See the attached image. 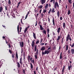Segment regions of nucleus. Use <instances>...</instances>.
Returning a JSON list of instances; mask_svg holds the SVG:
<instances>
[{
  "label": "nucleus",
  "mask_w": 74,
  "mask_h": 74,
  "mask_svg": "<svg viewBox=\"0 0 74 74\" xmlns=\"http://www.w3.org/2000/svg\"><path fill=\"white\" fill-rule=\"evenodd\" d=\"M51 52V50H46L45 52H44V51H42V55H46V54H48L49 52Z\"/></svg>",
  "instance_id": "obj_1"
},
{
  "label": "nucleus",
  "mask_w": 74,
  "mask_h": 74,
  "mask_svg": "<svg viewBox=\"0 0 74 74\" xmlns=\"http://www.w3.org/2000/svg\"><path fill=\"white\" fill-rule=\"evenodd\" d=\"M54 4V7L55 9H56L57 7L58 8H59V3H58V1H56L55 2Z\"/></svg>",
  "instance_id": "obj_2"
},
{
  "label": "nucleus",
  "mask_w": 74,
  "mask_h": 74,
  "mask_svg": "<svg viewBox=\"0 0 74 74\" xmlns=\"http://www.w3.org/2000/svg\"><path fill=\"white\" fill-rule=\"evenodd\" d=\"M55 11H56V10H55V8H52V10L51 8L50 9L49 11L48 12V13L49 14L51 13H51H54V12H55Z\"/></svg>",
  "instance_id": "obj_3"
},
{
  "label": "nucleus",
  "mask_w": 74,
  "mask_h": 74,
  "mask_svg": "<svg viewBox=\"0 0 74 74\" xmlns=\"http://www.w3.org/2000/svg\"><path fill=\"white\" fill-rule=\"evenodd\" d=\"M30 56H28V58L30 59V60L31 62L34 64V59H33L32 60V58H31Z\"/></svg>",
  "instance_id": "obj_4"
},
{
  "label": "nucleus",
  "mask_w": 74,
  "mask_h": 74,
  "mask_svg": "<svg viewBox=\"0 0 74 74\" xmlns=\"http://www.w3.org/2000/svg\"><path fill=\"white\" fill-rule=\"evenodd\" d=\"M19 43L20 44V47H21V48L24 47V43H23V42H20Z\"/></svg>",
  "instance_id": "obj_5"
},
{
  "label": "nucleus",
  "mask_w": 74,
  "mask_h": 74,
  "mask_svg": "<svg viewBox=\"0 0 74 74\" xmlns=\"http://www.w3.org/2000/svg\"><path fill=\"white\" fill-rule=\"evenodd\" d=\"M22 27H20V30L19 31V25H18L17 26V31L18 32V33L19 34V33H21V30H22Z\"/></svg>",
  "instance_id": "obj_6"
},
{
  "label": "nucleus",
  "mask_w": 74,
  "mask_h": 74,
  "mask_svg": "<svg viewBox=\"0 0 74 74\" xmlns=\"http://www.w3.org/2000/svg\"><path fill=\"white\" fill-rule=\"evenodd\" d=\"M34 41H35V40H34V41H32V49L33 50V47H34V44H35Z\"/></svg>",
  "instance_id": "obj_7"
},
{
  "label": "nucleus",
  "mask_w": 74,
  "mask_h": 74,
  "mask_svg": "<svg viewBox=\"0 0 74 74\" xmlns=\"http://www.w3.org/2000/svg\"><path fill=\"white\" fill-rule=\"evenodd\" d=\"M70 66L69 65V64H68V70H70V69H71L72 67V65H71V64H70Z\"/></svg>",
  "instance_id": "obj_8"
},
{
  "label": "nucleus",
  "mask_w": 74,
  "mask_h": 74,
  "mask_svg": "<svg viewBox=\"0 0 74 74\" xmlns=\"http://www.w3.org/2000/svg\"><path fill=\"white\" fill-rule=\"evenodd\" d=\"M70 36V34H68L67 35V37H67V38H69V40L70 41H71L72 40V39H71V37Z\"/></svg>",
  "instance_id": "obj_9"
},
{
  "label": "nucleus",
  "mask_w": 74,
  "mask_h": 74,
  "mask_svg": "<svg viewBox=\"0 0 74 74\" xmlns=\"http://www.w3.org/2000/svg\"><path fill=\"white\" fill-rule=\"evenodd\" d=\"M65 69V66H64L63 67V69L62 70V74H64V69Z\"/></svg>",
  "instance_id": "obj_10"
},
{
  "label": "nucleus",
  "mask_w": 74,
  "mask_h": 74,
  "mask_svg": "<svg viewBox=\"0 0 74 74\" xmlns=\"http://www.w3.org/2000/svg\"><path fill=\"white\" fill-rule=\"evenodd\" d=\"M45 49V47L44 46H43L42 47V48L40 50L41 51H44Z\"/></svg>",
  "instance_id": "obj_11"
},
{
  "label": "nucleus",
  "mask_w": 74,
  "mask_h": 74,
  "mask_svg": "<svg viewBox=\"0 0 74 74\" xmlns=\"http://www.w3.org/2000/svg\"><path fill=\"white\" fill-rule=\"evenodd\" d=\"M61 30V28L60 27H59L58 28L57 32H58V33H59L60 32V30Z\"/></svg>",
  "instance_id": "obj_12"
},
{
  "label": "nucleus",
  "mask_w": 74,
  "mask_h": 74,
  "mask_svg": "<svg viewBox=\"0 0 74 74\" xmlns=\"http://www.w3.org/2000/svg\"><path fill=\"white\" fill-rule=\"evenodd\" d=\"M71 52L72 54H74V49H71Z\"/></svg>",
  "instance_id": "obj_13"
},
{
  "label": "nucleus",
  "mask_w": 74,
  "mask_h": 74,
  "mask_svg": "<svg viewBox=\"0 0 74 74\" xmlns=\"http://www.w3.org/2000/svg\"><path fill=\"white\" fill-rule=\"evenodd\" d=\"M33 36L34 37V38L35 39H36V34L34 33V32H33Z\"/></svg>",
  "instance_id": "obj_14"
},
{
  "label": "nucleus",
  "mask_w": 74,
  "mask_h": 74,
  "mask_svg": "<svg viewBox=\"0 0 74 74\" xmlns=\"http://www.w3.org/2000/svg\"><path fill=\"white\" fill-rule=\"evenodd\" d=\"M3 11V8L1 6L0 7V12H1Z\"/></svg>",
  "instance_id": "obj_15"
},
{
  "label": "nucleus",
  "mask_w": 74,
  "mask_h": 74,
  "mask_svg": "<svg viewBox=\"0 0 74 74\" xmlns=\"http://www.w3.org/2000/svg\"><path fill=\"white\" fill-rule=\"evenodd\" d=\"M40 29L41 30H44V28L42 27V26L41 25H40Z\"/></svg>",
  "instance_id": "obj_16"
},
{
  "label": "nucleus",
  "mask_w": 74,
  "mask_h": 74,
  "mask_svg": "<svg viewBox=\"0 0 74 74\" xmlns=\"http://www.w3.org/2000/svg\"><path fill=\"white\" fill-rule=\"evenodd\" d=\"M41 1L42 4H44V3H45V0H41Z\"/></svg>",
  "instance_id": "obj_17"
},
{
  "label": "nucleus",
  "mask_w": 74,
  "mask_h": 74,
  "mask_svg": "<svg viewBox=\"0 0 74 74\" xmlns=\"http://www.w3.org/2000/svg\"><path fill=\"white\" fill-rule=\"evenodd\" d=\"M57 16L59 18V16H60V12H59V11H58L57 12Z\"/></svg>",
  "instance_id": "obj_18"
},
{
  "label": "nucleus",
  "mask_w": 74,
  "mask_h": 74,
  "mask_svg": "<svg viewBox=\"0 0 74 74\" xmlns=\"http://www.w3.org/2000/svg\"><path fill=\"white\" fill-rule=\"evenodd\" d=\"M62 58V52H61L60 54V59H61Z\"/></svg>",
  "instance_id": "obj_19"
},
{
  "label": "nucleus",
  "mask_w": 74,
  "mask_h": 74,
  "mask_svg": "<svg viewBox=\"0 0 74 74\" xmlns=\"http://www.w3.org/2000/svg\"><path fill=\"white\" fill-rule=\"evenodd\" d=\"M31 65V68L32 70H33V64H32V63H30Z\"/></svg>",
  "instance_id": "obj_20"
},
{
  "label": "nucleus",
  "mask_w": 74,
  "mask_h": 74,
  "mask_svg": "<svg viewBox=\"0 0 74 74\" xmlns=\"http://www.w3.org/2000/svg\"><path fill=\"white\" fill-rule=\"evenodd\" d=\"M53 25L54 26H55V19H54V18H53Z\"/></svg>",
  "instance_id": "obj_21"
},
{
  "label": "nucleus",
  "mask_w": 74,
  "mask_h": 74,
  "mask_svg": "<svg viewBox=\"0 0 74 74\" xmlns=\"http://www.w3.org/2000/svg\"><path fill=\"white\" fill-rule=\"evenodd\" d=\"M52 1H53V3L55 4V0H51V1H50V2H51V3H52Z\"/></svg>",
  "instance_id": "obj_22"
},
{
  "label": "nucleus",
  "mask_w": 74,
  "mask_h": 74,
  "mask_svg": "<svg viewBox=\"0 0 74 74\" xmlns=\"http://www.w3.org/2000/svg\"><path fill=\"white\" fill-rule=\"evenodd\" d=\"M70 46H71V48H73L74 47V43L72 44V45H71V44H70Z\"/></svg>",
  "instance_id": "obj_23"
},
{
  "label": "nucleus",
  "mask_w": 74,
  "mask_h": 74,
  "mask_svg": "<svg viewBox=\"0 0 74 74\" xmlns=\"http://www.w3.org/2000/svg\"><path fill=\"white\" fill-rule=\"evenodd\" d=\"M42 32L43 33H44L45 34H47V32L45 29L43 30Z\"/></svg>",
  "instance_id": "obj_24"
},
{
  "label": "nucleus",
  "mask_w": 74,
  "mask_h": 74,
  "mask_svg": "<svg viewBox=\"0 0 74 74\" xmlns=\"http://www.w3.org/2000/svg\"><path fill=\"white\" fill-rule=\"evenodd\" d=\"M60 36H59L57 39V41H59V40H60Z\"/></svg>",
  "instance_id": "obj_25"
},
{
  "label": "nucleus",
  "mask_w": 74,
  "mask_h": 74,
  "mask_svg": "<svg viewBox=\"0 0 74 74\" xmlns=\"http://www.w3.org/2000/svg\"><path fill=\"white\" fill-rule=\"evenodd\" d=\"M15 56L17 59V60H18V54L17 53H16Z\"/></svg>",
  "instance_id": "obj_26"
},
{
  "label": "nucleus",
  "mask_w": 74,
  "mask_h": 74,
  "mask_svg": "<svg viewBox=\"0 0 74 74\" xmlns=\"http://www.w3.org/2000/svg\"><path fill=\"white\" fill-rule=\"evenodd\" d=\"M48 7V4H47L45 6V9H47Z\"/></svg>",
  "instance_id": "obj_27"
},
{
  "label": "nucleus",
  "mask_w": 74,
  "mask_h": 74,
  "mask_svg": "<svg viewBox=\"0 0 74 74\" xmlns=\"http://www.w3.org/2000/svg\"><path fill=\"white\" fill-rule=\"evenodd\" d=\"M65 26H66V24L65 23H63V27L64 28V29H65Z\"/></svg>",
  "instance_id": "obj_28"
},
{
  "label": "nucleus",
  "mask_w": 74,
  "mask_h": 74,
  "mask_svg": "<svg viewBox=\"0 0 74 74\" xmlns=\"http://www.w3.org/2000/svg\"><path fill=\"white\" fill-rule=\"evenodd\" d=\"M71 14V12H70V10H68V13L67 14L68 15H70Z\"/></svg>",
  "instance_id": "obj_29"
},
{
  "label": "nucleus",
  "mask_w": 74,
  "mask_h": 74,
  "mask_svg": "<svg viewBox=\"0 0 74 74\" xmlns=\"http://www.w3.org/2000/svg\"><path fill=\"white\" fill-rule=\"evenodd\" d=\"M42 7H43V6H42V5H41L38 6V8H40V9H41Z\"/></svg>",
  "instance_id": "obj_30"
},
{
  "label": "nucleus",
  "mask_w": 74,
  "mask_h": 74,
  "mask_svg": "<svg viewBox=\"0 0 74 74\" xmlns=\"http://www.w3.org/2000/svg\"><path fill=\"white\" fill-rule=\"evenodd\" d=\"M8 4L10 5H11V2L10 0H8Z\"/></svg>",
  "instance_id": "obj_31"
},
{
  "label": "nucleus",
  "mask_w": 74,
  "mask_h": 74,
  "mask_svg": "<svg viewBox=\"0 0 74 74\" xmlns=\"http://www.w3.org/2000/svg\"><path fill=\"white\" fill-rule=\"evenodd\" d=\"M66 51H67V50H68V48H69V46H68L67 45H66Z\"/></svg>",
  "instance_id": "obj_32"
},
{
  "label": "nucleus",
  "mask_w": 74,
  "mask_h": 74,
  "mask_svg": "<svg viewBox=\"0 0 74 74\" xmlns=\"http://www.w3.org/2000/svg\"><path fill=\"white\" fill-rule=\"evenodd\" d=\"M35 52H36L37 51V46L36 45H35L34 46Z\"/></svg>",
  "instance_id": "obj_33"
},
{
  "label": "nucleus",
  "mask_w": 74,
  "mask_h": 74,
  "mask_svg": "<svg viewBox=\"0 0 74 74\" xmlns=\"http://www.w3.org/2000/svg\"><path fill=\"white\" fill-rule=\"evenodd\" d=\"M17 64H18V67H21V65H20V64L19 63V62H17Z\"/></svg>",
  "instance_id": "obj_34"
},
{
  "label": "nucleus",
  "mask_w": 74,
  "mask_h": 74,
  "mask_svg": "<svg viewBox=\"0 0 74 74\" xmlns=\"http://www.w3.org/2000/svg\"><path fill=\"white\" fill-rule=\"evenodd\" d=\"M43 11L44 14H45V13L47 12V10H46L45 9Z\"/></svg>",
  "instance_id": "obj_35"
},
{
  "label": "nucleus",
  "mask_w": 74,
  "mask_h": 74,
  "mask_svg": "<svg viewBox=\"0 0 74 74\" xmlns=\"http://www.w3.org/2000/svg\"><path fill=\"white\" fill-rule=\"evenodd\" d=\"M72 1V0H68V2L69 3H70V4H71L72 3V2H71Z\"/></svg>",
  "instance_id": "obj_36"
},
{
  "label": "nucleus",
  "mask_w": 74,
  "mask_h": 74,
  "mask_svg": "<svg viewBox=\"0 0 74 74\" xmlns=\"http://www.w3.org/2000/svg\"><path fill=\"white\" fill-rule=\"evenodd\" d=\"M49 28L47 29V33H49Z\"/></svg>",
  "instance_id": "obj_37"
},
{
  "label": "nucleus",
  "mask_w": 74,
  "mask_h": 74,
  "mask_svg": "<svg viewBox=\"0 0 74 74\" xmlns=\"http://www.w3.org/2000/svg\"><path fill=\"white\" fill-rule=\"evenodd\" d=\"M44 14H42V13L41 14V18H43V17H44Z\"/></svg>",
  "instance_id": "obj_38"
},
{
  "label": "nucleus",
  "mask_w": 74,
  "mask_h": 74,
  "mask_svg": "<svg viewBox=\"0 0 74 74\" xmlns=\"http://www.w3.org/2000/svg\"><path fill=\"white\" fill-rule=\"evenodd\" d=\"M22 70H23V74H25V72H26L24 70V69H22Z\"/></svg>",
  "instance_id": "obj_39"
},
{
  "label": "nucleus",
  "mask_w": 74,
  "mask_h": 74,
  "mask_svg": "<svg viewBox=\"0 0 74 74\" xmlns=\"http://www.w3.org/2000/svg\"><path fill=\"white\" fill-rule=\"evenodd\" d=\"M15 56V54H12V57L13 58H14V56Z\"/></svg>",
  "instance_id": "obj_40"
},
{
  "label": "nucleus",
  "mask_w": 74,
  "mask_h": 74,
  "mask_svg": "<svg viewBox=\"0 0 74 74\" xmlns=\"http://www.w3.org/2000/svg\"><path fill=\"white\" fill-rule=\"evenodd\" d=\"M20 63L21 65H22L23 64V62H22V61H20Z\"/></svg>",
  "instance_id": "obj_41"
},
{
  "label": "nucleus",
  "mask_w": 74,
  "mask_h": 74,
  "mask_svg": "<svg viewBox=\"0 0 74 74\" xmlns=\"http://www.w3.org/2000/svg\"><path fill=\"white\" fill-rule=\"evenodd\" d=\"M39 42H40V41H39V40H38L36 42V44H38Z\"/></svg>",
  "instance_id": "obj_42"
},
{
  "label": "nucleus",
  "mask_w": 74,
  "mask_h": 74,
  "mask_svg": "<svg viewBox=\"0 0 74 74\" xmlns=\"http://www.w3.org/2000/svg\"><path fill=\"white\" fill-rule=\"evenodd\" d=\"M69 38H67L66 37V41L67 42L68 41H69Z\"/></svg>",
  "instance_id": "obj_43"
},
{
  "label": "nucleus",
  "mask_w": 74,
  "mask_h": 74,
  "mask_svg": "<svg viewBox=\"0 0 74 74\" xmlns=\"http://www.w3.org/2000/svg\"><path fill=\"white\" fill-rule=\"evenodd\" d=\"M53 50H56V46H54L53 47Z\"/></svg>",
  "instance_id": "obj_44"
},
{
  "label": "nucleus",
  "mask_w": 74,
  "mask_h": 74,
  "mask_svg": "<svg viewBox=\"0 0 74 74\" xmlns=\"http://www.w3.org/2000/svg\"><path fill=\"white\" fill-rule=\"evenodd\" d=\"M70 50H68V51H67V53H68V54H69H69H70Z\"/></svg>",
  "instance_id": "obj_45"
},
{
  "label": "nucleus",
  "mask_w": 74,
  "mask_h": 74,
  "mask_svg": "<svg viewBox=\"0 0 74 74\" xmlns=\"http://www.w3.org/2000/svg\"><path fill=\"white\" fill-rule=\"evenodd\" d=\"M21 53H23V48L21 49Z\"/></svg>",
  "instance_id": "obj_46"
},
{
  "label": "nucleus",
  "mask_w": 74,
  "mask_h": 74,
  "mask_svg": "<svg viewBox=\"0 0 74 74\" xmlns=\"http://www.w3.org/2000/svg\"><path fill=\"white\" fill-rule=\"evenodd\" d=\"M21 22L22 25H24V23H23L22 22V18H21Z\"/></svg>",
  "instance_id": "obj_47"
},
{
  "label": "nucleus",
  "mask_w": 74,
  "mask_h": 74,
  "mask_svg": "<svg viewBox=\"0 0 74 74\" xmlns=\"http://www.w3.org/2000/svg\"><path fill=\"white\" fill-rule=\"evenodd\" d=\"M35 58L36 59H37V56L35 55Z\"/></svg>",
  "instance_id": "obj_48"
},
{
  "label": "nucleus",
  "mask_w": 74,
  "mask_h": 74,
  "mask_svg": "<svg viewBox=\"0 0 74 74\" xmlns=\"http://www.w3.org/2000/svg\"><path fill=\"white\" fill-rule=\"evenodd\" d=\"M36 53V55H37V53H38V49H37Z\"/></svg>",
  "instance_id": "obj_49"
},
{
  "label": "nucleus",
  "mask_w": 74,
  "mask_h": 74,
  "mask_svg": "<svg viewBox=\"0 0 74 74\" xmlns=\"http://www.w3.org/2000/svg\"><path fill=\"white\" fill-rule=\"evenodd\" d=\"M60 21H62V20L63 17H60Z\"/></svg>",
  "instance_id": "obj_50"
},
{
  "label": "nucleus",
  "mask_w": 74,
  "mask_h": 74,
  "mask_svg": "<svg viewBox=\"0 0 74 74\" xmlns=\"http://www.w3.org/2000/svg\"><path fill=\"white\" fill-rule=\"evenodd\" d=\"M5 42H6V44H8V42L6 39H5Z\"/></svg>",
  "instance_id": "obj_51"
},
{
  "label": "nucleus",
  "mask_w": 74,
  "mask_h": 74,
  "mask_svg": "<svg viewBox=\"0 0 74 74\" xmlns=\"http://www.w3.org/2000/svg\"><path fill=\"white\" fill-rule=\"evenodd\" d=\"M9 52L10 53H11V54L12 53V51H11V50H10V49L9 50Z\"/></svg>",
  "instance_id": "obj_52"
},
{
  "label": "nucleus",
  "mask_w": 74,
  "mask_h": 74,
  "mask_svg": "<svg viewBox=\"0 0 74 74\" xmlns=\"http://www.w3.org/2000/svg\"><path fill=\"white\" fill-rule=\"evenodd\" d=\"M47 36L48 38H49V33H47Z\"/></svg>",
  "instance_id": "obj_53"
},
{
  "label": "nucleus",
  "mask_w": 74,
  "mask_h": 74,
  "mask_svg": "<svg viewBox=\"0 0 74 74\" xmlns=\"http://www.w3.org/2000/svg\"><path fill=\"white\" fill-rule=\"evenodd\" d=\"M58 69V68L57 67H56V68H55L54 69H53V70H54V71H55L56 70V69Z\"/></svg>",
  "instance_id": "obj_54"
},
{
  "label": "nucleus",
  "mask_w": 74,
  "mask_h": 74,
  "mask_svg": "<svg viewBox=\"0 0 74 74\" xmlns=\"http://www.w3.org/2000/svg\"><path fill=\"white\" fill-rule=\"evenodd\" d=\"M44 45V43H42L40 44V45L41 46V45Z\"/></svg>",
  "instance_id": "obj_55"
},
{
  "label": "nucleus",
  "mask_w": 74,
  "mask_h": 74,
  "mask_svg": "<svg viewBox=\"0 0 74 74\" xmlns=\"http://www.w3.org/2000/svg\"><path fill=\"white\" fill-rule=\"evenodd\" d=\"M38 66H37L36 70V71H38Z\"/></svg>",
  "instance_id": "obj_56"
},
{
  "label": "nucleus",
  "mask_w": 74,
  "mask_h": 74,
  "mask_svg": "<svg viewBox=\"0 0 74 74\" xmlns=\"http://www.w3.org/2000/svg\"><path fill=\"white\" fill-rule=\"evenodd\" d=\"M42 11V10H40V12H39L40 14H41V12Z\"/></svg>",
  "instance_id": "obj_57"
},
{
  "label": "nucleus",
  "mask_w": 74,
  "mask_h": 74,
  "mask_svg": "<svg viewBox=\"0 0 74 74\" xmlns=\"http://www.w3.org/2000/svg\"><path fill=\"white\" fill-rule=\"evenodd\" d=\"M28 29L27 28H26L25 29V32H27V29Z\"/></svg>",
  "instance_id": "obj_58"
},
{
  "label": "nucleus",
  "mask_w": 74,
  "mask_h": 74,
  "mask_svg": "<svg viewBox=\"0 0 74 74\" xmlns=\"http://www.w3.org/2000/svg\"><path fill=\"white\" fill-rule=\"evenodd\" d=\"M28 15V14H26V16H25V19H26V18H27V17Z\"/></svg>",
  "instance_id": "obj_59"
},
{
  "label": "nucleus",
  "mask_w": 74,
  "mask_h": 74,
  "mask_svg": "<svg viewBox=\"0 0 74 74\" xmlns=\"http://www.w3.org/2000/svg\"><path fill=\"white\" fill-rule=\"evenodd\" d=\"M37 21H36V23L35 25V26H37Z\"/></svg>",
  "instance_id": "obj_60"
},
{
  "label": "nucleus",
  "mask_w": 74,
  "mask_h": 74,
  "mask_svg": "<svg viewBox=\"0 0 74 74\" xmlns=\"http://www.w3.org/2000/svg\"><path fill=\"white\" fill-rule=\"evenodd\" d=\"M20 60V61H22V58H21Z\"/></svg>",
  "instance_id": "obj_61"
},
{
  "label": "nucleus",
  "mask_w": 74,
  "mask_h": 74,
  "mask_svg": "<svg viewBox=\"0 0 74 74\" xmlns=\"http://www.w3.org/2000/svg\"><path fill=\"white\" fill-rule=\"evenodd\" d=\"M43 40V39H41V40H40V43H41V42H42V41Z\"/></svg>",
  "instance_id": "obj_62"
},
{
  "label": "nucleus",
  "mask_w": 74,
  "mask_h": 74,
  "mask_svg": "<svg viewBox=\"0 0 74 74\" xmlns=\"http://www.w3.org/2000/svg\"><path fill=\"white\" fill-rule=\"evenodd\" d=\"M34 74H36V71H34Z\"/></svg>",
  "instance_id": "obj_63"
},
{
  "label": "nucleus",
  "mask_w": 74,
  "mask_h": 74,
  "mask_svg": "<svg viewBox=\"0 0 74 74\" xmlns=\"http://www.w3.org/2000/svg\"><path fill=\"white\" fill-rule=\"evenodd\" d=\"M73 8H74V2H73Z\"/></svg>",
  "instance_id": "obj_64"
}]
</instances>
